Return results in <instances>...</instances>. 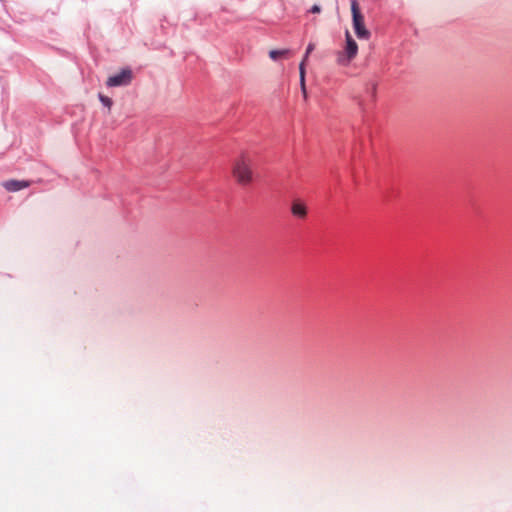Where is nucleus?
<instances>
[{
  "mask_svg": "<svg viewBox=\"0 0 512 512\" xmlns=\"http://www.w3.org/2000/svg\"><path fill=\"white\" fill-rule=\"evenodd\" d=\"M343 52H345L346 54H349V57H354V58L356 57L357 52H358V45L353 40V38L351 37L349 32H346V46H345V50Z\"/></svg>",
  "mask_w": 512,
  "mask_h": 512,
  "instance_id": "obj_6",
  "label": "nucleus"
},
{
  "mask_svg": "<svg viewBox=\"0 0 512 512\" xmlns=\"http://www.w3.org/2000/svg\"><path fill=\"white\" fill-rule=\"evenodd\" d=\"M351 11L353 18V27L357 37L364 39L368 38L369 31L364 27L363 16L360 13L357 0H351Z\"/></svg>",
  "mask_w": 512,
  "mask_h": 512,
  "instance_id": "obj_2",
  "label": "nucleus"
},
{
  "mask_svg": "<svg viewBox=\"0 0 512 512\" xmlns=\"http://www.w3.org/2000/svg\"><path fill=\"white\" fill-rule=\"evenodd\" d=\"M352 59H354V57H349V54H346L345 52H340L337 57V62L342 66H347Z\"/></svg>",
  "mask_w": 512,
  "mask_h": 512,
  "instance_id": "obj_8",
  "label": "nucleus"
},
{
  "mask_svg": "<svg viewBox=\"0 0 512 512\" xmlns=\"http://www.w3.org/2000/svg\"><path fill=\"white\" fill-rule=\"evenodd\" d=\"M376 90H377V84L371 83V86H370V88L367 89V92L370 93L373 97H375Z\"/></svg>",
  "mask_w": 512,
  "mask_h": 512,
  "instance_id": "obj_12",
  "label": "nucleus"
},
{
  "mask_svg": "<svg viewBox=\"0 0 512 512\" xmlns=\"http://www.w3.org/2000/svg\"><path fill=\"white\" fill-rule=\"evenodd\" d=\"M291 212L295 217L303 219L307 215V207L301 200L296 199L292 202Z\"/></svg>",
  "mask_w": 512,
  "mask_h": 512,
  "instance_id": "obj_5",
  "label": "nucleus"
},
{
  "mask_svg": "<svg viewBox=\"0 0 512 512\" xmlns=\"http://www.w3.org/2000/svg\"><path fill=\"white\" fill-rule=\"evenodd\" d=\"M132 71L129 68L122 69L119 73L110 76L107 81L106 85L108 87H121V86H127L132 81Z\"/></svg>",
  "mask_w": 512,
  "mask_h": 512,
  "instance_id": "obj_3",
  "label": "nucleus"
},
{
  "mask_svg": "<svg viewBox=\"0 0 512 512\" xmlns=\"http://www.w3.org/2000/svg\"><path fill=\"white\" fill-rule=\"evenodd\" d=\"M30 186L29 181L8 180L3 182V187L10 192H16Z\"/></svg>",
  "mask_w": 512,
  "mask_h": 512,
  "instance_id": "obj_4",
  "label": "nucleus"
},
{
  "mask_svg": "<svg viewBox=\"0 0 512 512\" xmlns=\"http://www.w3.org/2000/svg\"><path fill=\"white\" fill-rule=\"evenodd\" d=\"M99 100L108 109H110L112 104H113L112 99L107 97V96H105V95H103V94H99Z\"/></svg>",
  "mask_w": 512,
  "mask_h": 512,
  "instance_id": "obj_10",
  "label": "nucleus"
},
{
  "mask_svg": "<svg viewBox=\"0 0 512 512\" xmlns=\"http://www.w3.org/2000/svg\"><path fill=\"white\" fill-rule=\"evenodd\" d=\"M288 52H289V50H287V49H284V50H271L269 52V57L272 60H277L281 55H285Z\"/></svg>",
  "mask_w": 512,
  "mask_h": 512,
  "instance_id": "obj_9",
  "label": "nucleus"
},
{
  "mask_svg": "<svg viewBox=\"0 0 512 512\" xmlns=\"http://www.w3.org/2000/svg\"><path fill=\"white\" fill-rule=\"evenodd\" d=\"M252 166V160L245 155H242L233 161L232 174L238 184L246 186L253 181Z\"/></svg>",
  "mask_w": 512,
  "mask_h": 512,
  "instance_id": "obj_1",
  "label": "nucleus"
},
{
  "mask_svg": "<svg viewBox=\"0 0 512 512\" xmlns=\"http://www.w3.org/2000/svg\"><path fill=\"white\" fill-rule=\"evenodd\" d=\"M315 49V44L314 43H309L308 46H307V49H306V52H305V55L302 59V61H304L306 63L309 55L312 53V51Z\"/></svg>",
  "mask_w": 512,
  "mask_h": 512,
  "instance_id": "obj_11",
  "label": "nucleus"
},
{
  "mask_svg": "<svg viewBox=\"0 0 512 512\" xmlns=\"http://www.w3.org/2000/svg\"><path fill=\"white\" fill-rule=\"evenodd\" d=\"M310 12L311 13H320L321 12V7L319 5H313L310 9Z\"/></svg>",
  "mask_w": 512,
  "mask_h": 512,
  "instance_id": "obj_13",
  "label": "nucleus"
},
{
  "mask_svg": "<svg viewBox=\"0 0 512 512\" xmlns=\"http://www.w3.org/2000/svg\"><path fill=\"white\" fill-rule=\"evenodd\" d=\"M305 64L306 63L304 61H301L300 65H299L300 85H301V89H302L304 98L307 97L306 86H305Z\"/></svg>",
  "mask_w": 512,
  "mask_h": 512,
  "instance_id": "obj_7",
  "label": "nucleus"
}]
</instances>
